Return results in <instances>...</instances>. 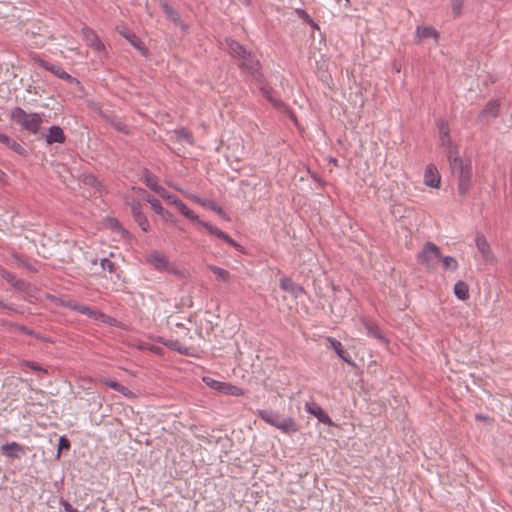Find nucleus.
Instances as JSON below:
<instances>
[{"mask_svg":"<svg viewBox=\"0 0 512 512\" xmlns=\"http://www.w3.org/2000/svg\"><path fill=\"white\" fill-rule=\"evenodd\" d=\"M10 119L17 124L22 131L38 134L43 122V115L37 112L27 113L21 107H14L11 110Z\"/></svg>","mask_w":512,"mask_h":512,"instance_id":"obj_1","label":"nucleus"},{"mask_svg":"<svg viewBox=\"0 0 512 512\" xmlns=\"http://www.w3.org/2000/svg\"><path fill=\"white\" fill-rule=\"evenodd\" d=\"M258 416L267 424L279 429L285 434L295 433L298 427L292 417L281 416L276 411L261 409L257 412Z\"/></svg>","mask_w":512,"mask_h":512,"instance_id":"obj_2","label":"nucleus"},{"mask_svg":"<svg viewBox=\"0 0 512 512\" xmlns=\"http://www.w3.org/2000/svg\"><path fill=\"white\" fill-rule=\"evenodd\" d=\"M441 258L442 254L439 247L435 243L428 241L423 245L416 259L419 265L431 271L437 268Z\"/></svg>","mask_w":512,"mask_h":512,"instance_id":"obj_3","label":"nucleus"},{"mask_svg":"<svg viewBox=\"0 0 512 512\" xmlns=\"http://www.w3.org/2000/svg\"><path fill=\"white\" fill-rule=\"evenodd\" d=\"M181 214L183 216H185L187 219L197 222L198 225L205 228L209 233L215 235L217 238L225 241L230 246H232L234 248L241 247V245L238 244L235 240H233L226 232L222 231L221 229L217 228L216 226L211 225L208 222L200 220L198 215L194 211H192L189 207H186V209L184 211H182Z\"/></svg>","mask_w":512,"mask_h":512,"instance_id":"obj_4","label":"nucleus"},{"mask_svg":"<svg viewBox=\"0 0 512 512\" xmlns=\"http://www.w3.org/2000/svg\"><path fill=\"white\" fill-rule=\"evenodd\" d=\"M259 91L276 110L286 113L294 123H297V118L294 112L280 98L274 96L273 89L271 87L266 84H262L259 86Z\"/></svg>","mask_w":512,"mask_h":512,"instance_id":"obj_5","label":"nucleus"},{"mask_svg":"<svg viewBox=\"0 0 512 512\" xmlns=\"http://www.w3.org/2000/svg\"><path fill=\"white\" fill-rule=\"evenodd\" d=\"M125 203L130 207L132 217L141 230L148 232L150 230V224L146 215L142 211V204L129 196H126Z\"/></svg>","mask_w":512,"mask_h":512,"instance_id":"obj_6","label":"nucleus"},{"mask_svg":"<svg viewBox=\"0 0 512 512\" xmlns=\"http://www.w3.org/2000/svg\"><path fill=\"white\" fill-rule=\"evenodd\" d=\"M501 102L499 99H491L484 108L479 112L477 120L481 123L488 124L499 116Z\"/></svg>","mask_w":512,"mask_h":512,"instance_id":"obj_7","label":"nucleus"},{"mask_svg":"<svg viewBox=\"0 0 512 512\" xmlns=\"http://www.w3.org/2000/svg\"><path fill=\"white\" fill-rule=\"evenodd\" d=\"M116 31L125 38L131 46L137 49L142 55H146L147 49L141 39L125 25H119L116 27Z\"/></svg>","mask_w":512,"mask_h":512,"instance_id":"obj_8","label":"nucleus"},{"mask_svg":"<svg viewBox=\"0 0 512 512\" xmlns=\"http://www.w3.org/2000/svg\"><path fill=\"white\" fill-rule=\"evenodd\" d=\"M279 287L281 290L288 292L294 298H298L305 294V289L298 283L294 282L290 277L284 276L280 279Z\"/></svg>","mask_w":512,"mask_h":512,"instance_id":"obj_9","label":"nucleus"},{"mask_svg":"<svg viewBox=\"0 0 512 512\" xmlns=\"http://www.w3.org/2000/svg\"><path fill=\"white\" fill-rule=\"evenodd\" d=\"M83 38L87 45L93 48L97 52H101L105 49L104 44L101 42L98 35L90 28L84 27L82 29Z\"/></svg>","mask_w":512,"mask_h":512,"instance_id":"obj_10","label":"nucleus"},{"mask_svg":"<svg viewBox=\"0 0 512 512\" xmlns=\"http://www.w3.org/2000/svg\"><path fill=\"white\" fill-rule=\"evenodd\" d=\"M225 43H226V48H227L228 52L233 57H238L240 59L245 60V59H248V57L250 56V52L247 51V49L239 42H237L233 39H226Z\"/></svg>","mask_w":512,"mask_h":512,"instance_id":"obj_11","label":"nucleus"},{"mask_svg":"<svg viewBox=\"0 0 512 512\" xmlns=\"http://www.w3.org/2000/svg\"><path fill=\"white\" fill-rule=\"evenodd\" d=\"M440 174L434 164L427 165L424 172V184L431 188H437L440 184Z\"/></svg>","mask_w":512,"mask_h":512,"instance_id":"obj_12","label":"nucleus"},{"mask_svg":"<svg viewBox=\"0 0 512 512\" xmlns=\"http://www.w3.org/2000/svg\"><path fill=\"white\" fill-rule=\"evenodd\" d=\"M157 342L161 343L168 349L178 352L182 355H190V348L182 344L178 339H167L164 337H158Z\"/></svg>","mask_w":512,"mask_h":512,"instance_id":"obj_13","label":"nucleus"},{"mask_svg":"<svg viewBox=\"0 0 512 512\" xmlns=\"http://www.w3.org/2000/svg\"><path fill=\"white\" fill-rule=\"evenodd\" d=\"M0 451L10 458H20L25 453L24 447L15 441L3 444Z\"/></svg>","mask_w":512,"mask_h":512,"instance_id":"obj_14","label":"nucleus"},{"mask_svg":"<svg viewBox=\"0 0 512 512\" xmlns=\"http://www.w3.org/2000/svg\"><path fill=\"white\" fill-rule=\"evenodd\" d=\"M447 159L450 165V169L452 174L456 175L461 171L465 170L470 166L469 163H464L460 157L458 156V151H449L447 154Z\"/></svg>","mask_w":512,"mask_h":512,"instance_id":"obj_15","label":"nucleus"},{"mask_svg":"<svg viewBox=\"0 0 512 512\" xmlns=\"http://www.w3.org/2000/svg\"><path fill=\"white\" fill-rule=\"evenodd\" d=\"M83 315H86L88 318L93 319L95 321L103 322L111 325V317L107 316L103 312L93 309L87 305H82L80 312Z\"/></svg>","mask_w":512,"mask_h":512,"instance_id":"obj_16","label":"nucleus"},{"mask_svg":"<svg viewBox=\"0 0 512 512\" xmlns=\"http://www.w3.org/2000/svg\"><path fill=\"white\" fill-rule=\"evenodd\" d=\"M45 140L48 145H51L53 143L62 144L65 142L66 137L63 129L60 126L52 125L49 127Z\"/></svg>","mask_w":512,"mask_h":512,"instance_id":"obj_17","label":"nucleus"},{"mask_svg":"<svg viewBox=\"0 0 512 512\" xmlns=\"http://www.w3.org/2000/svg\"><path fill=\"white\" fill-rule=\"evenodd\" d=\"M306 411L312 415H314L319 422L324 424H332V420L330 416L324 412V410L316 403H306L305 405Z\"/></svg>","mask_w":512,"mask_h":512,"instance_id":"obj_18","label":"nucleus"},{"mask_svg":"<svg viewBox=\"0 0 512 512\" xmlns=\"http://www.w3.org/2000/svg\"><path fill=\"white\" fill-rule=\"evenodd\" d=\"M458 177V191L460 195H465L469 188L471 182V166L456 174Z\"/></svg>","mask_w":512,"mask_h":512,"instance_id":"obj_19","label":"nucleus"},{"mask_svg":"<svg viewBox=\"0 0 512 512\" xmlns=\"http://www.w3.org/2000/svg\"><path fill=\"white\" fill-rule=\"evenodd\" d=\"M161 8L165 17L169 21L173 22L176 26H180L182 29L186 28L185 24L181 20L179 13L173 7L167 3H161Z\"/></svg>","mask_w":512,"mask_h":512,"instance_id":"obj_20","label":"nucleus"},{"mask_svg":"<svg viewBox=\"0 0 512 512\" xmlns=\"http://www.w3.org/2000/svg\"><path fill=\"white\" fill-rule=\"evenodd\" d=\"M327 341L329 342L330 346L333 348V350L340 359H342L344 362L348 364H353L351 356L344 350L343 345L340 341L333 337H327Z\"/></svg>","mask_w":512,"mask_h":512,"instance_id":"obj_21","label":"nucleus"},{"mask_svg":"<svg viewBox=\"0 0 512 512\" xmlns=\"http://www.w3.org/2000/svg\"><path fill=\"white\" fill-rule=\"evenodd\" d=\"M148 261L159 271H163L169 263L167 256L158 251L151 252Z\"/></svg>","mask_w":512,"mask_h":512,"instance_id":"obj_22","label":"nucleus"},{"mask_svg":"<svg viewBox=\"0 0 512 512\" xmlns=\"http://www.w3.org/2000/svg\"><path fill=\"white\" fill-rule=\"evenodd\" d=\"M0 276L12 287L18 290L23 291L27 286V284L23 280L18 279L14 274L5 269H0Z\"/></svg>","mask_w":512,"mask_h":512,"instance_id":"obj_23","label":"nucleus"},{"mask_svg":"<svg viewBox=\"0 0 512 512\" xmlns=\"http://www.w3.org/2000/svg\"><path fill=\"white\" fill-rule=\"evenodd\" d=\"M454 295L462 301L469 299V286L466 282L459 280L454 284Z\"/></svg>","mask_w":512,"mask_h":512,"instance_id":"obj_24","label":"nucleus"},{"mask_svg":"<svg viewBox=\"0 0 512 512\" xmlns=\"http://www.w3.org/2000/svg\"><path fill=\"white\" fill-rule=\"evenodd\" d=\"M45 69L50 70L53 74H55L57 77L69 82V83H76L79 84V81L72 77L70 74H68L63 66H43Z\"/></svg>","mask_w":512,"mask_h":512,"instance_id":"obj_25","label":"nucleus"},{"mask_svg":"<svg viewBox=\"0 0 512 512\" xmlns=\"http://www.w3.org/2000/svg\"><path fill=\"white\" fill-rule=\"evenodd\" d=\"M475 244L479 252L481 253L482 257L485 260H488L490 257V246L486 238L481 234H477L475 237Z\"/></svg>","mask_w":512,"mask_h":512,"instance_id":"obj_26","label":"nucleus"},{"mask_svg":"<svg viewBox=\"0 0 512 512\" xmlns=\"http://www.w3.org/2000/svg\"><path fill=\"white\" fill-rule=\"evenodd\" d=\"M208 269L213 272V274L216 276V279L218 281L227 283L231 280V274L228 270L218 267L216 265L210 264L208 265Z\"/></svg>","mask_w":512,"mask_h":512,"instance_id":"obj_27","label":"nucleus"},{"mask_svg":"<svg viewBox=\"0 0 512 512\" xmlns=\"http://www.w3.org/2000/svg\"><path fill=\"white\" fill-rule=\"evenodd\" d=\"M102 117L105 120L109 121L111 126L115 130H117V131H119V132H121V133H123L125 135H128L130 133L129 129L127 128V126L125 125V123L121 119H118L117 117H114V116H111V119H110V117L108 115L104 114V113H102Z\"/></svg>","mask_w":512,"mask_h":512,"instance_id":"obj_28","label":"nucleus"},{"mask_svg":"<svg viewBox=\"0 0 512 512\" xmlns=\"http://www.w3.org/2000/svg\"><path fill=\"white\" fill-rule=\"evenodd\" d=\"M364 327L369 336L381 341H385V337L382 335L381 330L377 324L369 321H364Z\"/></svg>","mask_w":512,"mask_h":512,"instance_id":"obj_29","label":"nucleus"},{"mask_svg":"<svg viewBox=\"0 0 512 512\" xmlns=\"http://www.w3.org/2000/svg\"><path fill=\"white\" fill-rule=\"evenodd\" d=\"M416 34L420 38H434L435 41L439 38V33L431 26L417 27Z\"/></svg>","mask_w":512,"mask_h":512,"instance_id":"obj_30","label":"nucleus"},{"mask_svg":"<svg viewBox=\"0 0 512 512\" xmlns=\"http://www.w3.org/2000/svg\"><path fill=\"white\" fill-rule=\"evenodd\" d=\"M55 303L59 306L71 309L76 312H80V309L83 305V304H78L76 301H74L72 299H62V298H58L55 301Z\"/></svg>","mask_w":512,"mask_h":512,"instance_id":"obj_31","label":"nucleus"},{"mask_svg":"<svg viewBox=\"0 0 512 512\" xmlns=\"http://www.w3.org/2000/svg\"><path fill=\"white\" fill-rule=\"evenodd\" d=\"M220 392L232 396H242L244 394V390L242 388L226 382H224Z\"/></svg>","mask_w":512,"mask_h":512,"instance_id":"obj_32","label":"nucleus"},{"mask_svg":"<svg viewBox=\"0 0 512 512\" xmlns=\"http://www.w3.org/2000/svg\"><path fill=\"white\" fill-rule=\"evenodd\" d=\"M177 138L185 140L188 144L194 143V138L191 131L185 127H181L175 130Z\"/></svg>","mask_w":512,"mask_h":512,"instance_id":"obj_33","label":"nucleus"},{"mask_svg":"<svg viewBox=\"0 0 512 512\" xmlns=\"http://www.w3.org/2000/svg\"><path fill=\"white\" fill-rule=\"evenodd\" d=\"M440 141L441 146L445 149L446 155L449 154V151H458L456 146L452 143L449 132H445V135L440 138Z\"/></svg>","mask_w":512,"mask_h":512,"instance_id":"obj_34","label":"nucleus"},{"mask_svg":"<svg viewBox=\"0 0 512 512\" xmlns=\"http://www.w3.org/2000/svg\"><path fill=\"white\" fill-rule=\"evenodd\" d=\"M440 260H442L443 268L445 270L455 271L458 268V262L452 256H444Z\"/></svg>","mask_w":512,"mask_h":512,"instance_id":"obj_35","label":"nucleus"},{"mask_svg":"<svg viewBox=\"0 0 512 512\" xmlns=\"http://www.w3.org/2000/svg\"><path fill=\"white\" fill-rule=\"evenodd\" d=\"M9 149L17 153L18 155L25 156L27 154V150L17 141L9 138V144L6 145Z\"/></svg>","mask_w":512,"mask_h":512,"instance_id":"obj_36","label":"nucleus"},{"mask_svg":"<svg viewBox=\"0 0 512 512\" xmlns=\"http://www.w3.org/2000/svg\"><path fill=\"white\" fill-rule=\"evenodd\" d=\"M20 365L24 366V367H28V368H30L33 371L42 372V373H45V374L48 373V370L46 368L42 367L41 365H39L38 363H36L34 361L23 360L20 363Z\"/></svg>","mask_w":512,"mask_h":512,"instance_id":"obj_37","label":"nucleus"},{"mask_svg":"<svg viewBox=\"0 0 512 512\" xmlns=\"http://www.w3.org/2000/svg\"><path fill=\"white\" fill-rule=\"evenodd\" d=\"M100 266L103 270H106L111 274H114L117 271V265L114 262L110 261L108 258H103L100 261Z\"/></svg>","mask_w":512,"mask_h":512,"instance_id":"obj_38","label":"nucleus"},{"mask_svg":"<svg viewBox=\"0 0 512 512\" xmlns=\"http://www.w3.org/2000/svg\"><path fill=\"white\" fill-rule=\"evenodd\" d=\"M156 194H158L161 198L167 200L168 202H170L173 205L176 202V200L178 199V197L176 195L168 192L164 187H161Z\"/></svg>","mask_w":512,"mask_h":512,"instance_id":"obj_39","label":"nucleus"},{"mask_svg":"<svg viewBox=\"0 0 512 512\" xmlns=\"http://www.w3.org/2000/svg\"><path fill=\"white\" fill-rule=\"evenodd\" d=\"M247 67L250 68V72L253 75V77L256 79V81L260 85L264 84L263 74L260 71V67L259 66H247Z\"/></svg>","mask_w":512,"mask_h":512,"instance_id":"obj_40","label":"nucleus"},{"mask_svg":"<svg viewBox=\"0 0 512 512\" xmlns=\"http://www.w3.org/2000/svg\"><path fill=\"white\" fill-rule=\"evenodd\" d=\"M204 382L210 386L211 388L217 390V391H221L223 385H224V382H220V381H217V380H214V379H211L209 377H205L203 378Z\"/></svg>","mask_w":512,"mask_h":512,"instance_id":"obj_41","label":"nucleus"},{"mask_svg":"<svg viewBox=\"0 0 512 512\" xmlns=\"http://www.w3.org/2000/svg\"><path fill=\"white\" fill-rule=\"evenodd\" d=\"M85 183L88 184V185L93 186L98 191H100L101 188H102V184L100 183V181L94 175L86 176L85 177Z\"/></svg>","mask_w":512,"mask_h":512,"instance_id":"obj_42","label":"nucleus"},{"mask_svg":"<svg viewBox=\"0 0 512 512\" xmlns=\"http://www.w3.org/2000/svg\"><path fill=\"white\" fill-rule=\"evenodd\" d=\"M144 183L147 187H149L152 191H154L155 193H157L159 191V189L162 187L160 186L154 179H152L151 177L149 176H146L144 178Z\"/></svg>","mask_w":512,"mask_h":512,"instance_id":"obj_43","label":"nucleus"},{"mask_svg":"<svg viewBox=\"0 0 512 512\" xmlns=\"http://www.w3.org/2000/svg\"><path fill=\"white\" fill-rule=\"evenodd\" d=\"M450 2L453 14L455 16L460 15L464 0H450Z\"/></svg>","mask_w":512,"mask_h":512,"instance_id":"obj_44","label":"nucleus"},{"mask_svg":"<svg viewBox=\"0 0 512 512\" xmlns=\"http://www.w3.org/2000/svg\"><path fill=\"white\" fill-rule=\"evenodd\" d=\"M295 13L305 23H307V24L313 23V19L310 17V15L304 9L297 8V9H295Z\"/></svg>","mask_w":512,"mask_h":512,"instance_id":"obj_45","label":"nucleus"},{"mask_svg":"<svg viewBox=\"0 0 512 512\" xmlns=\"http://www.w3.org/2000/svg\"><path fill=\"white\" fill-rule=\"evenodd\" d=\"M111 226L113 228L118 229V231H120L123 236L129 235V232L125 228L122 227V225L120 224V222L117 219L111 220Z\"/></svg>","mask_w":512,"mask_h":512,"instance_id":"obj_46","label":"nucleus"},{"mask_svg":"<svg viewBox=\"0 0 512 512\" xmlns=\"http://www.w3.org/2000/svg\"><path fill=\"white\" fill-rule=\"evenodd\" d=\"M60 505L63 507L65 512H79L76 508H74L68 501L63 498L60 499Z\"/></svg>","mask_w":512,"mask_h":512,"instance_id":"obj_47","label":"nucleus"},{"mask_svg":"<svg viewBox=\"0 0 512 512\" xmlns=\"http://www.w3.org/2000/svg\"><path fill=\"white\" fill-rule=\"evenodd\" d=\"M102 383L107 386V387H110L112 388L113 390H116L119 388V384L117 381L115 380H112V379H109V378H106V379H103L102 380Z\"/></svg>","mask_w":512,"mask_h":512,"instance_id":"obj_48","label":"nucleus"},{"mask_svg":"<svg viewBox=\"0 0 512 512\" xmlns=\"http://www.w3.org/2000/svg\"><path fill=\"white\" fill-rule=\"evenodd\" d=\"M169 274H173V275H178L179 274V269L178 267L173 264V263H168V265L165 267V269L163 270Z\"/></svg>","mask_w":512,"mask_h":512,"instance_id":"obj_49","label":"nucleus"},{"mask_svg":"<svg viewBox=\"0 0 512 512\" xmlns=\"http://www.w3.org/2000/svg\"><path fill=\"white\" fill-rule=\"evenodd\" d=\"M17 331L26 334V335H34V331L24 325L17 324L15 325Z\"/></svg>","mask_w":512,"mask_h":512,"instance_id":"obj_50","label":"nucleus"},{"mask_svg":"<svg viewBox=\"0 0 512 512\" xmlns=\"http://www.w3.org/2000/svg\"><path fill=\"white\" fill-rule=\"evenodd\" d=\"M59 450L61 449H69L70 448V441L65 437V436H61L59 438Z\"/></svg>","mask_w":512,"mask_h":512,"instance_id":"obj_51","label":"nucleus"},{"mask_svg":"<svg viewBox=\"0 0 512 512\" xmlns=\"http://www.w3.org/2000/svg\"><path fill=\"white\" fill-rule=\"evenodd\" d=\"M151 208L158 215H160L161 213H164V208L162 207L159 200H157V202L151 203Z\"/></svg>","mask_w":512,"mask_h":512,"instance_id":"obj_52","label":"nucleus"},{"mask_svg":"<svg viewBox=\"0 0 512 512\" xmlns=\"http://www.w3.org/2000/svg\"><path fill=\"white\" fill-rule=\"evenodd\" d=\"M174 205L178 208V210L180 211V213L182 211H184L186 209V207H188L182 200H180L179 198L176 200V202L174 203Z\"/></svg>","mask_w":512,"mask_h":512,"instance_id":"obj_53","label":"nucleus"},{"mask_svg":"<svg viewBox=\"0 0 512 512\" xmlns=\"http://www.w3.org/2000/svg\"><path fill=\"white\" fill-rule=\"evenodd\" d=\"M9 136L6 135V134H3V133H0V143H2L3 145H7L9 144Z\"/></svg>","mask_w":512,"mask_h":512,"instance_id":"obj_54","label":"nucleus"},{"mask_svg":"<svg viewBox=\"0 0 512 512\" xmlns=\"http://www.w3.org/2000/svg\"><path fill=\"white\" fill-rule=\"evenodd\" d=\"M445 132H449V131H448V127H447V125H446V124L441 123V124L439 125L440 138H441L443 135H445Z\"/></svg>","mask_w":512,"mask_h":512,"instance_id":"obj_55","label":"nucleus"},{"mask_svg":"<svg viewBox=\"0 0 512 512\" xmlns=\"http://www.w3.org/2000/svg\"><path fill=\"white\" fill-rule=\"evenodd\" d=\"M160 216H161V217L163 218V220H165V221H169V220H171V219H172V214H171L169 211L165 210V209H164V213H161V214H160Z\"/></svg>","mask_w":512,"mask_h":512,"instance_id":"obj_56","label":"nucleus"},{"mask_svg":"<svg viewBox=\"0 0 512 512\" xmlns=\"http://www.w3.org/2000/svg\"><path fill=\"white\" fill-rule=\"evenodd\" d=\"M144 199L151 205V203L157 202L158 199L146 193Z\"/></svg>","mask_w":512,"mask_h":512,"instance_id":"obj_57","label":"nucleus"},{"mask_svg":"<svg viewBox=\"0 0 512 512\" xmlns=\"http://www.w3.org/2000/svg\"><path fill=\"white\" fill-rule=\"evenodd\" d=\"M144 199L151 205V203L157 202L158 199L146 193Z\"/></svg>","mask_w":512,"mask_h":512,"instance_id":"obj_58","label":"nucleus"},{"mask_svg":"<svg viewBox=\"0 0 512 512\" xmlns=\"http://www.w3.org/2000/svg\"><path fill=\"white\" fill-rule=\"evenodd\" d=\"M144 199L151 205V203L157 202L158 199L146 193Z\"/></svg>","mask_w":512,"mask_h":512,"instance_id":"obj_59","label":"nucleus"},{"mask_svg":"<svg viewBox=\"0 0 512 512\" xmlns=\"http://www.w3.org/2000/svg\"><path fill=\"white\" fill-rule=\"evenodd\" d=\"M209 207H210L211 209H213L214 211H216L217 213H219V214H221V213L223 212L222 208H221V207L216 206V204H215L214 202H211V203L209 204Z\"/></svg>","mask_w":512,"mask_h":512,"instance_id":"obj_60","label":"nucleus"},{"mask_svg":"<svg viewBox=\"0 0 512 512\" xmlns=\"http://www.w3.org/2000/svg\"><path fill=\"white\" fill-rule=\"evenodd\" d=\"M133 190H135L140 196H142L144 198V196L146 195V191L142 188H136V187H133Z\"/></svg>","mask_w":512,"mask_h":512,"instance_id":"obj_61","label":"nucleus"},{"mask_svg":"<svg viewBox=\"0 0 512 512\" xmlns=\"http://www.w3.org/2000/svg\"><path fill=\"white\" fill-rule=\"evenodd\" d=\"M126 390H127V388L125 386H123L122 384H119V388L116 389L115 391L120 392L123 395H126Z\"/></svg>","mask_w":512,"mask_h":512,"instance_id":"obj_62","label":"nucleus"},{"mask_svg":"<svg viewBox=\"0 0 512 512\" xmlns=\"http://www.w3.org/2000/svg\"><path fill=\"white\" fill-rule=\"evenodd\" d=\"M0 307L3 309H12V307L6 304L3 300L0 299Z\"/></svg>","mask_w":512,"mask_h":512,"instance_id":"obj_63","label":"nucleus"},{"mask_svg":"<svg viewBox=\"0 0 512 512\" xmlns=\"http://www.w3.org/2000/svg\"><path fill=\"white\" fill-rule=\"evenodd\" d=\"M475 418L480 421L487 419V417L482 414H476Z\"/></svg>","mask_w":512,"mask_h":512,"instance_id":"obj_64","label":"nucleus"}]
</instances>
